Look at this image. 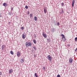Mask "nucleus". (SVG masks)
I'll return each instance as SVG.
<instances>
[{
    "mask_svg": "<svg viewBox=\"0 0 77 77\" xmlns=\"http://www.w3.org/2000/svg\"><path fill=\"white\" fill-rule=\"evenodd\" d=\"M32 45V43L30 42H26L25 43V46L26 47H31Z\"/></svg>",
    "mask_w": 77,
    "mask_h": 77,
    "instance_id": "1",
    "label": "nucleus"
},
{
    "mask_svg": "<svg viewBox=\"0 0 77 77\" xmlns=\"http://www.w3.org/2000/svg\"><path fill=\"white\" fill-rule=\"evenodd\" d=\"M26 34H23L22 35V38L23 39H25V38H26Z\"/></svg>",
    "mask_w": 77,
    "mask_h": 77,
    "instance_id": "2",
    "label": "nucleus"
},
{
    "mask_svg": "<svg viewBox=\"0 0 77 77\" xmlns=\"http://www.w3.org/2000/svg\"><path fill=\"white\" fill-rule=\"evenodd\" d=\"M48 59L50 60V61H51V56L50 55H48Z\"/></svg>",
    "mask_w": 77,
    "mask_h": 77,
    "instance_id": "3",
    "label": "nucleus"
},
{
    "mask_svg": "<svg viewBox=\"0 0 77 77\" xmlns=\"http://www.w3.org/2000/svg\"><path fill=\"white\" fill-rule=\"evenodd\" d=\"M73 62V60H72V58H70L69 60V62L71 63H72Z\"/></svg>",
    "mask_w": 77,
    "mask_h": 77,
    "instance_id": "4",
    "label": "nucleus"
},
{
    "mask_svg": "<svg viewBox=\"0 0 77 77\" xmlns=\"http://www.w3.org/2000/svg\"><path fill=\"white\" fill-rule=\"evenodd\" d=\"M21 54V52L20 51H18L17 53V56H18V57H20V55Z\"/></svg>",
    "mask_w": 77,
    "mask_h": 77,
    "instance_id": "5",
    "label": "nucleus"
},
{
    "mask_svg": "<svg viewBox=\"0 0 77 77\" xmlns=\"http://www.w3.org/2000/svg\"><path fill=\"white\" fill-rule=\"evenodd\" d=\"M75 0H73L72 4V7H74V3H75Z\"/></svg>",
    "mask_w": 77,
    "mask_h": 77,
    "instance_id": "6",
    "label": "nucleus"
},
{
    "mask_svg": "<svg viewBox=\"0 0 77 77\" xmlns=\"http://www.w3.org/2000/svg\"><path fill=\"white\" fill-rule=\"evenodd\" d=\"M43 36H44V38H47V35L45 34H44V33H43Z\"/></svg>",
    "mask_w": 77,
    "mask_h": 77,
    "instance_id": "7",
    "label": "nucleus"
},
{
    "mask_svg": "<svg viewBox=\"0 0 77 77\" xmlns=\"http://www.w3.org/2000/svg\"><path fill=\"white\" fill-rule=\"evenodd\" d=\"M9 72L10 74H11V73H12L13 72V69H10L9 70Z\"/></svg>",
    "mask_w": 77,
    "mask_h": 77,
    "instance_id": "8",
    "label": "nucleus"
},
{
    "mask_svg": "<svg viewBox=\"0 0 77 77\" xmlns=\"http://www.w3.org/2000/svg\"><path fill=\"white\" fill-rule=\"evenodd\" d=\"M44 12L45 14H46V13H47V9H46L45 8H44Z\"/></svg>",
    "mask_w": 77,
    "mask_h": 77,
    "instance_id": "9",
    "label": "nucleus"
},
{
    "mask_svg": "<svg viewBox=\"0 0 77 77\" xmlns=\"http://www.w3.org/2000/svg\"><path fill=\"white\" fill-rule=\"evenodd\" d=\"M3 5L6 7V6H8V5L7 4V3H4L3 4Z\"/></svg>",
    "mask_w": 77,
    "mask_h": 77,
    "instance_id": "10",
    "label": "nucleus"
},
{
    "mask_svg": "<svg viewBox=\"0 0 77 77\" xmlns=\"http://www.w3.org/2000/svg\"><path fill=\"white\" fill-rule=\"evenodd\" d=\"M62 12H60V14H63L64 11H63V8H62Z\"/></svg>",
    "mask_w": 77,
    "mask_h": 77,
    "instance_id": "11",
    "label": "nucleus"
},
{
    "mask_svg": "<svg viewBox=\"0 0 77 77\" xmlns=\"http://www.w3.org/2000/svg\"><path fill=\"white\" fill-rule=\"evenodd\" d=\"M34 20L35 21H37L38 18H37V17H36V16H35L34 17Z\"/></svg>",
    "mask_w": 77,
    "mask_h": 77,
    "instance_id": "12",
    "label": "nucleus"
},
{
    "mask_svg": "<svg viewBox=\"0 0 77 77\" xmlns=\"http://www.w3.org/2000/svg\"><path fill=\"white\" fill-rule=\"evenodd\" d=\"M6 48V45H3L2 46V48Z\"/></svg>",
    "mask_w": 77,
    "mask_h": 77,
    "instance_id": "13",
    "label": "nucleus"
},
{
    "mask_svg": "<svg viewBox=\"0 0 77 77\" xmlns=\"http://www.w3.org/2000/svg\"><path fill=\"white\" fill-rule=\"evenodd\" d=\"M24 59H21L20 60V62L22 63H23V62H24Z\"/></svg>",
    "mask_w": 77,
    "mask_h": 77,
    "instance_id": "14",
    "label": "nucleus"
},
{
    "mask_svg": "<svg viewBox=\"0 0 77 77\" xmlns=\"http://www.w3.org/2000/svg\"><path fill=\"white\" fill-rule=\"evenodd\" d=\"M61 36H62V39L63 38H65V35L63 34L61 35Z\"/></svg>",
    "mask_w": 77,
    "mask_h": 77,
    "instance_id": "15",
    "label": "nucleus"
},
{
    "mask_svg": "<svg viewBox=\"0 0 77 77\" xmlns=\"http://www.w3.org/2000/svg\"><path fill=\"white\" fill-rule=\"evenodd\" d=\"M62 39V41H66V38H63Z\"/></svg>",
    "mask_w": 77,
    "mask_h": 77,
    "instance_id": "16",
    "label": "nucleus"
},
{
    "mask_svg": "<svg viewBox=\"0 0 77 77\" xmlns=\"http://www.w3.org/2000/svg\"><path fill=\"white\" fill-rule=\"evenodd\" d=\"M33 42L34 44H36V41L35 40L33 39Z\"/></svg>",
    "mask_w": 77,
    "mask_h": 77,
    "instance_id": "17",
    "label": "nucleus"
},
{
    "mask_svg": "<svg viewBox=\"0 0 77 77\" xmlns=\"http://www.w3.org/2000/svg\"><path fill=\"white\" fill-rule=\"evenodd\" d=\"M10 53L11 54H12V55H13V54H14V52H13V51H11Z\"/></svg>",
    "mask_w": 77,
    "mask_h": 77,
    "instance_id": "18",
    "label": "nucleus"
},
{
    "mask_svg": "<svg viewBox=\"0 0 77 77\" xmlns=\"http://www.w3.org/2000/svg\"><path fill=\"white\" fill-rule=\"evenodd\" d=\"M61 5L62 6H63V5H64V3H63V2L61 3Z\"/></svg>",
    "mask_w": 77,
    "mask_h": 77,
    "instance_id": "19",
    "label": "nucleus"
},
{
    "mask_svg": "<svg viewBox=\"0 0 77 77\" xmlns=\"http://www.w3.org/2000/svg\"><path fill=\"white\" fill-rule=\"evenodd\" d=\"M25 8L27 9L29 8V7H28V6L27 5H26L25 6Z\"/></svg>",
    "mask_w": 77,
    "mask_h": 77,
    "instance_id": "20",
    "label": "nucleus"
},
{
    "mask_svg": "<svg viewBox=\"0 0 77 77\" xmlns=\"http://www.w3.org/2000/svg\"><path fill=\"white\" fill-rule=\"evenodd\" d=\"M35 76L36 77H38V75H37V74H36V73H35Z\"/></svg>",
    "mask_w": 77,
    "mask_h": 77,
    "instance_id": "21",
    "label": "nucleus"
},
{
    "mask_svg": "<svg viewBox=\"0 0 77 77\" xmlns=\"http://www.w3.org/2000/svg\"><path fill=\"white\" fill-rule=\"evenodd\" d=\"M54 28H53L51 29V30L52 32H53V31H54Z\"/></svg>",
    "mask_w": 77,
    "mask_h": 77,
    "instance_id": "22",
    "label": "nucleus"
},
{
    "mask_svg": "<svg viewBox=\"0 0 77 77\" xmlns=\"http://www.w3.org/2000/svg\"><path fill=\"white\" fill-rule=\"evenodd\" d=\"M24 29V28L23 26L21 28V29L22 30H23V29Z\"/></svg>",
    "mask_w": 77,
    "mask_h": 77,
    "instance_id": "23",
    "label": "nucleus"
},
{
    "mask_svg": "<svg viewBox=\"0 0 77 77\" xmlns=\"http://www.w3.org/2000/svg\"><path fill=\"white\" fill-rule=\"evenodd\" d=\"M30 18H32V14H30Z\"/></svg>",
    "mask_w": 77,
    "mask_h": 77,
    "instance_id": "24",
    "label": "nucleus"
},
{
    "mask_svg": "<svg viewBox=\"0 0 77 77\" xmlns=\"http://www.w3.org/2000/svg\"><path fill=\"white\" fill-rule=\"evenodd\" d=\"M77 37H76L75 38V41H77Z\"/></svg>",
    "mask_w": 77,
    "mask_h": 77,
    "instance_id": "25",
    "label": "nucleus"
},
{
    "mask_svg": "<svg viewBox=\"0 0 77 77\" xmlns=\"http://www.w3.org/2000/svg\"><path fill=\"white\" fill-rule=\"evenodd\" d=\"M1 17H2V15L1 14H0V18H1Z\"/></svg>",
    "mask_w": 77,
    "mask_h": 77,
    "instance_id": "26",
    "label": "nucleus"
},
{
    "mask_svg": "<svg viewBox=\"0 0 77 77\" xmlns=\"http://www.w3.org/2000/svg\"><path fill=\"white\" fill-rule=\"evenodd\" d=\"M43 69H45V67H43Z\"/></svg>",
    "mask_w": 77,
    "mask_h": 77,
    "instance_id": "27",
    "label": "nucleus"
},
{
    "mask_svg": "<svg viewBox=\"0 0 77 77\" xmlns=\"http://www.w3.org/2000/svg\"><path fill=\"white\" fill-rule=\"evenodd\" d=\"M57 77H60V75H57Z\"/></svg>",
    "mask_w": 77,
    "mask_h": 77,
    "instance_id": "28",
    "label": "nucleus"
},
{
    "mask_svg": "<svg viewBox=\"0 0 77 77\" xmlns=\"http://www.w3.org/2000/svg\"><path fill=\"white\" fill-rule=\"evenodd\" d=\"M75 52H77V49L76 48V49L75 50Z\"/></svg>",
    "mask_w": 77,
    "mask_h": 77,
    "instance_id": "29",
    "label": "nucleus"
},
{
    "mask_svg": "<svg viewBox=\"0 0 77 77\" xmlns=\"http://www.w3.org/2000/svg\"><path fill=\"white\" fill-rule=\"evenodd\" d=\"M2 73L1 72H0V75H2Z\"/></svg>",
    "mask_w": 77,
    "mask_h": 77,
    "instance_id": "30",
    "label": "nucleus"
},
{
    "mask_svg": "<svg viewBox=\"0 0 77 77\" xmlns=\"http://www.w3.org/2000/svg\"><path fill=\"white\" fill-rule=\"evenodd\" d=\"M57 25H59V22L57 23Z\"/></svg>",
    "mask_w": 77,
    "mask_h": 77,
    "instance_id": "31",
    "label": "nucleus"
},
{
    "mask_svg": "<svg viewBox=\"0 0 77 77\" xmlns=\"http://www.w3.org/2000/svg\"><path fill=\"white\" fill-rule=\"evenodd\" d=\"M11 11H13V8H12L11 9Z\"/></svg>",
    "mask_w": 77,
    "mask_h": 77,
    "instance_id": "32",
    "label": "nucleus"
},
{
    "mask_svg": "<svg viewBox=\"0 0 77 77\" xmlns=\"http://www.w3.org/2000/svg\"><path fill=\"white\" fill-rule=\"evenodd\" d=\"M8 24H11V22H8Z\"/></svg>",
    "mask_w": 77,
    "mask_h": 77,
    "instance_id": "33",
    "label": "nucleus"
}]
</instances>
